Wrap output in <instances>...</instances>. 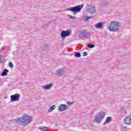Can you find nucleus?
<instances>
[{
    "label": "nucleus",
    "instance_id": "obj_25",
    "mask_svg": "<svg viewBox=\"0 0 131 131\" xmlns=\"http://www.w3.org/2000/svg\"><path fill=\"white\" fill-rule=\"evenodd\" d=\"M83 54V57H86V56H88V53L86 52H84Z\"/></svg>",
    "mask_w": 131,
    "mask_h": 131
},
{
    "label": "nucleus",
    "instance_id": "obj_8",
    "mask_svg": "<svg viewBox=\"0 0 131 131\" xmlns=\"http://www.w3.org/2000/svg\"><path fill=\"white\" fill-rule=\"evenodd\" d=\"M67 109H68V106H67V105H66V104H62L59 106L58 111H59V112H62L63 111H65L66 110H67Z\"/></svg>",
    "mask_w": 131,
    "mask_h": 131
},
{
    "label": "nucleus",
    "instance_id": "obj_26",
    "mask_svg": "<svg viewBox=\"0 0 131 131\" xmlns=\"http://www.w3.org/2000/svg\"><path fill=\"white\" fill-rule=\"evenodd\" d=\"M5 47H3L2 49H1V51H3V50H5Z\"/></svg>",
    "mask_w": 131,
    "mask_h": 131
},
{
    "label": "nucleus",
    "instance_id": "obj_19",
    "mask_svg": "<svg viewBox=\"0 0 131 131\" xmlns=\"http://www.w3.org/2000/svg\"><path fill=\"white\" fill-rule=\"evenodd\" d=\"M55 108H56V105H53L50 107L48 112H52V111H53V110H55Z\"/></svg>",
    "mask_w": 131,
    "mask_h": 131
},
{
    "label": "nucleus",
    "instance_id": "obj_27",
    "mask_svg": "<svg viewBox=\"0 0 131 131\" xmlns=\"http://www.w3.org/2000/svg\"><path fill=\"white\" fill-rule=\"evenodd\" d=\"M124 129H126V127H125L124 128Z\"/></svg>",
    "mask_w": 131,
    "mask_h": 131
},
{
    "label": "nucleus",
    "instance_id": "obj_1",
    "mask_svg": "<svg viewBox=\"0 0 131 131\" xmlns=\"http://www.w3.org/2000/svg\"><path fill=\"white\" fill-rule=\"evenodd\" d=\"M13 121L18 122L19 124L26 125L31 122V117L28 115L24 114L21 117L13 120Z\"/></svg>",
    "mask_w": 131,
    "mask_h": 131
},
{
    "label": "nucleus",
    "instance_id": "obj_17",
    "mask_svg": "<svg viewBox=\"0 0 131 131\" xmlns=\"http://www.w3.org/2000/svg\"><path fill=\"white\" fill-rule=\"evenodd\" d=\"M40 130H43L46 131L48 130L49 129V128L48 127H45V126H40L39 127Z\"/></svg>",
    "mask_w": 131,
    "mask_h": 131
},
{
    "label": "nucleus",
    "instance_id": "obj_4",
    "mask_svg": "<svg viewBox=\"0 0 131 131\" xmlns=\"http://www.w3.org/2000/svg\"><path fill=\"white\" fill-rule=\"evenodd\" d=\"M105 116L106 112H103L99 113V115H97L94 119V122H96V123H101L102 120L105 118Z\"/></svg>",
    "mask_w": 131,
    "mask_h": 131
},
{
    "label": "nucleus",
    "instance_id": "obj_2",
    "mask_svg": "<svg viewBox=\"0 0 131 131\" xmlns=\"http://www.w3.org/2000/svg\"><path fill=\"white\" fill-rule=\"evenodd\" d=\"M119 24L115 21H112L111 23V25L108 27V29L110 31H112L113 32H118L119 31Z\"/></svg>",
    "mask_w": 131,
    "mask_h": 131
},
{
    "label": "nucleus",
    "instance_id": "obj_6",
    "mask_svg": "<svg viewBox=\"0 0 131 131\" xmlns=\"http://www.w3.org/2000/svg\"><path fill=\"white\" fill-rule=\"evenodd\" d=\"M71 35V31L68 30L67 31L62 30L60 33V36L62 38H65L67 36H70Z\"/></svg>",
    "mask_w": 131,
    "mask_h": 131
},
{
    "label": "nucleus",
    "instance_id": "obj_21",
    "mask_svg": "<svg viewBox=\"0 0 131 131\" xmlns=\"http://www.w3.org/2000/svg\"><path fill=\"white\" fill-rule=\"evenodd\" d=\"M88 48H89V49H93V48H95V45L90 43L88 46Z\"/></svg>",
    "mask_w": 131,
    "mask_h": 131
},
{
    "label": "nucleus",
    "instance_id": "obj_7",
    "mask_svg": "<svg viewBox=\"0 0 131 131\" xmlns=\"http://www.w3.org/2000/svg\"><path fill=\"white\" fill-rule=\"evenodd\" d=\"M20 95L19 94H15L10 96V102H17L20 100Z\"/></svg>",
    "mask_w": 131,
    "mask_h": 131
},
{
    "label": "nucleus",
    "instance_id": "obj_16",
    "mask_svg": "<svg viewBox=\"0 0 131 131\" xmlns=\"http://www.w3.org/2000/svg\"><path fill=\"white\" fill-rule=\"evenodd\" d=\"M94 17V16H84L83 18L84 19V21H89L90 19H92Z\"/></svg>",
    "mask_w": 131,
    "mask_h": 131
},
{
    "label": "nucleus",
    "instance_id": "obj_23",
    "mask_svg": "<svg viewBox=\"0 0 131 131\" xmlns=\"http://www.w3.org/2000/svg\"><path fill=\"white\" fill-rule=\"evenodd\" d=\"M8 65L10 68H13L14 67V64H13V63L12 62H9Z\"/></svg>",
    "mask_w": 131,
    "mask_h": 131
},
{
    "label": "nucleus",
    "instance_id": "obj_9",
    "mask_svg": "<svg viewBox=\"0 0 131 131\" xmlns=\"http://www.w3.org/2000/svg\"><path fill=\"white\" fill-rule=\"evenodd\" d=\"M125 124L130 125L131 124V118L129 116L126 117L124 119Z\"/></svg>",
    "mask_w": 131,
    "mask_h": 131
},
{
    "label": "nucleus",
    "instance_id": "obj_11",
    "mask_svg": "<svg viewBox=\"0 0 131 131\" xmlns=\"http://www.w3.org/2000/svg\"><path fill=\"white\" fill-rule=\"evenodd\" d=\"M88 12L90 13V14H94L96 12V7H92L91 8H88L87 9Z\"/></svg>",
    "mask_w": 131,
    "mask_h": 131
},
{
    "label": "nucleus",
    "instance_id": "obj_22",
    "mask_svg": "<svg viewBox=\"0 0 131 131\" xmlns=\"http://www.w3.org/2000/svg\"><path fill=\"white\" fill-rule=\"evenodd\" d=\"M69 18H70L71 19H76V17L74 16H72L71 15H68Z\"/></svg>",
    "mask_w": 131,
    "mask_h": 131
},
{
    "label": "nucleus",
    "instance_id": "obj_24",
    "mask_svg": "<svg viewBox=\"0 0 131 131\" xmlns=\"http://www.w3.org/2000/svg\"><path fill=\"white\" fill-rule=\"evenodd\" d=\"M68 105H69V106H70L71 105H72L73 104H74V102H67Z\"/></svg>",
    "mask_w": 131,
    "mask_h": 131
},
{
    "label": "nucleus",
    "instance_id": "obj_12",
    "mask_svg": "<svg viewBox=\"0 0 131 131\" xmlns=\"http://www.w3.org/2000/svg\"><path fill=\"white\" fill-rule=\"evenodd\" d=\"M64 71L63 68H61L58 69V70L56 72V74L57 76H61L62 74H63V72Z\"/></svg>",
    "mask_w": 131,
    "mask_h": 131
},
{
    "label": "nucleus",
    "instance_id": "obj_10",
    "mask_svg": "<svg viewBox=\"0 0 131 131\" xmlns=\"http://www.w3.org/2000/svg\"><path fill=\"white\" fill-rule=\"evenodd\" d=\"M103 24H104V23L103 22L98 23L95 24V27L98 29H102V28L104 27Z\"/></svg>",
    "mask_w": 131,
    "mask_h": 131
},
{
    "label": "nucleus",
    "instance_id": "obj_3",
    "mask_svg": "<svg viewBox=\"0 0 131 131\" xmlns=\"http://www.w3.org/2000/svg\"><path fill=\"white\" fill-rule=\"evenodd\" d=\"M83 8V4L76 6L73 7H69L67 9V11H71L73 13V15H75L77 13L80 12Z\"/></svg>",
    "mask_w": 131,
    "mask_h": 131
},
{
    "label": "nucleus",
    "instance_id": "obj_5",
    "mask_svg": "<svg viewBox=\"0 0 131 131\" xmlns=\"http://www.w3.org/2000/svg\"><path fill=\"white\" fill-rule=\"evenodd\" d=\"M90 34H91L90 32H88L86 30H84L79 34V37L80 38H88L90 36Z\"/></svg>",
    "mask_w": 131,
    "mask_h": 131
},
{
    "label": "nucleus",
    "instance_id": "obj_13",
    "mask_svg": "<svg viewBox=\"0 0 131 131\" xmlns=\"http://www.w3.org/2000/svg\"><path fill=\"white\" fill-rule=\"evenodd\" d=\"M112 119H113L112 117H107L106 118L105 121L103 123V125H105V124H107V123H109L110 122V121H112Z\"/></svg>",
    "mask_w": 131,
    "mask_h": 131
},
{
    "label": "nucleus",
    "instance_id": "obj_20",
    "mask_svg": "<svg viewBox=\"0 0 131 131\" xmlns=\"http://www.w3.org/2000/svg\"><path fill=\"white\" fill-rule=\"evenodd\" d=\"M75 57L76 58H80V57H81V54H80V53L76 52L75 53Z\"/></svg>",
    "mask_w": 131,
    "mask_h": 131
},
{
    "label": "nucleus",
    "instance_id": "obj_15",
    "mask_svg": "<svg viewBox=\"0 0 131 131\" xmlns=\"http://www.w3.org/2000/svg\"><path fill=\"white\" fill-rule=\"evenodd\" d=\"M8 72H9V70L5 69L1 74L2 76H7V75H8Z\"/></svg>",
    "mask_w": 131,
    "mask_h": 131
},
{
    "label": "nucleus",
    "instance_id": "obj_18",
    "mask_svg": "<svg viewBox=\"0 0 131 131\" xmlns=\"http://www.w3.org/2000/svg\"><path fill=\"white\" fill-rule=\"evenodd\" d=\"M43 49L42 51H47V50H49V44H46L43 46Z\"/></svg>",
    "mask_w": 131,
    "mask_h": 131
},
{
    "label": "nucleus",
    "instance_id": "obj_14",
    "mask_svg": "<svg viewBox=\"0 0 131 131\" xmlns=\"http://www.w3.org/2000/svg\"><path fill=\"white\" fill-rule=\"evenodd\" d=\"M52 85H53V84L51 83L49 84L43 85L42 86V88L43 89V90H50V89H52Z\"/></svg>",
    "mask_w": 131,
    "mask_h": 131
},
{
    "label": "nucleus",
    "instance_id": "obj_28",
    "mask_svg": "<svg viewBox=\"0 0 131 131\" xmlns=\"http://www.w3.org/2000/svg\"><path fill=\"white\" fill-rule=\"evenodd\" d=\"M1 60H2V58H1V57H0V61H1Z\"/></svg>",
    "mask_w": 131,
    "mask_h": 131
}]
</instances>
